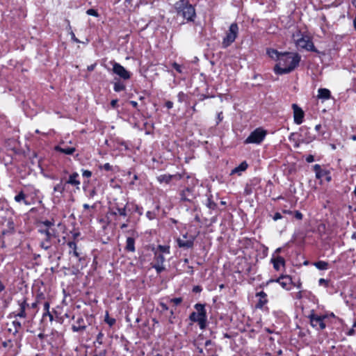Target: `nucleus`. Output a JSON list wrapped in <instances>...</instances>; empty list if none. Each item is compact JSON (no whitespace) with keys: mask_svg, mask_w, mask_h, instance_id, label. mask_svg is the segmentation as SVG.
I'll list each match as a JSON object with an SVG mask.
<instances>
[{"mask_svg":"<svg viewBox=\"0 0 356 356\" xmlns=\"http://www.w3.org/2000/svg\"><path fill=\"white\" fill-rule=\"evenodd\" d=\"M193 291H196V292H199L201 291L200 288L199 286H195L194 289H193Z\"/></svg>","mask_w":356,"mask_h":356,"instance_id":"774afa93","label":"nucleus"},{"mask_svg":"<svg viewBox=\"0 0 356 356\" xmlns=\"http://www.w3.org/2000/svg\"><path fill=\"white\" fill-rule=\"evenodd\" d=\"M64 190L65 188L61 184H56L54 188V191L55 192H59L60 193H62L64 191Z\"/></svg>","mask_w":356,"mask_h":356,"instance_id":"c9c22d12","label":"nucleus"},{"mask_svg":"<svg viewBox=\"0 0 356 356\" xmlns=\"http://www.w3.org/2000/svg\"><path fill=\"white\" fill-rule=\"evenodd\" d=\"M266 132L261 129H257L252 131L250 135L245 139V143H260L265 138Z\"/></svg>","mask_w":356,"mask_h":356,"instance_id":"39448f33","label":"nucleus"},{"mask_svg":"<svg viewBox=\"0 0 356 356\" xmlns=\"http://www.w3.org/2000/svg\"><path fill=\"white\" fill-rule=\"evenodd\" d=\"M44 309L46 311L47 314H48L51 318H52V315L50 314L49 309V303L48 302H45L44 304Z\"/></svg>","mask_w":356,"mask_h":356,"instance_id":"58836bf2","label":"nucleus"},{"mask_svg":"<svg viewBox=\"0 0 356 356\" xmlns=\"http://www.w3.org/2000/svg\"><path fill=\"white\" fill-rule=\"evenodd\" d=\"M330 91L327 88H319L318 90V98L321 99H329L330 98Z\"/></svg>","mask_w":356,"mask_h":356,"instance_id":"aec40b11","label":"nucleus"},{"mask_svg":"<svg viewBox=\"0 0 356 356\" xmlns=\"http://www.w3.org/2000/svg\"><path fill=\"white\" fill-rule=\"evenodd\" d=\"M283 213L286 214H292L293 212L290 210H283Z\"/></svg>","mask_w":356,"mask_h":356,"instance_id":"69168bd1","label":"nucleus"},{"mask_svg":"<svg viewBox=\"0 0 356 356\" xmlns=\"http://www.w3.org/2000/svg\"><path fill=\"white\" fill-rule=\"evenodd\" d=\"M176 175H161L157 177V180L160 183H165L168 184L172 180L173 177H175Z\"/></svg>","mask_w":356,"mask_h":356,"instance_id":"b1692460","label":"nucleus"},{"mask_svg":"<svg viewBox=\"0 0 356 356\" xmlns=\"http://www.w3.org/2000/svg\"><path fill=\"white\" fill-rule=\"evenodd\" d=\"M113 72L114 74L119 76L120 78L127 80L130 79L131 74L122 65L116 63L112 62Z\"/></svg>","mask_w":356,"mask_h":356,"instance_id":"0eeeda50","label":"nucleus"},{"mask_svg":"<svg viewBox=\"0 0 356 356\" xmlns=\"http://www.w3.org/2000/svg\"><path fill=\"white\" fill-rule=\"evenodd\" d=\"M292 108L293 110L294 122L297 124H300L303 122L304 112L302 108L296 104L292 105Z\"/></svg>","mask_w":356,"mask_h":356,"instance_id":"4468645a","label":"nucleus"},{"mask_svg":"<svg viewBox=\"0 0 356 356\" xmlns=\"http://www.w3.org/2000/svg\"><path fill=\"white\" fill-rule=\"evenodd\" d=\"M47 227H49L51 226H52L54 225L53 222H51V221H49V220H46V221H44L42 222Z\"/></svg>","mask_w":356,"mask_h":356,"instance_id":"864d4df0","label":"nucleus"},{"mask_svg":"<svg viewBox=\"0 0 356 356\" xmlns=\"http://www.w3.org/2000/svg\"><path fill=\"white\" fill-rule=\"evenodd\" d=\"M12 325L14 327L13 333L14 335H17V334L19 333L20 330H22V323L19 321L15 320L13 321Z\"/></svg>","mask_w":356,"mask_h":356,"instance_id":"c85d7f7f","label":"nucleus"},{"mask_svg":"<svg viewBox=\"0 0 356 356\" xmlns=\"http://www.w3.org/2000/svg\"><path fill=\"white\" fill-rule=\"evenodd\" d=\"M318 282H319V284H321V285L324 284L325 286H327V284H328L327 280H325L323 278H321L318 280Z\"/></svg>","mask_w":356,"mask_h":356,"instance_id":"de8ad7c7","label":"nucleus"},{"mask_svg":"<svg viewBox=\"0 0 356 356\" xmlns=\"http://www.w3.org/2000/svg\"><path fill=\"white\" fill-rule=\"evenodd\" d=\"M130 104L133 106V107L136 108L138 106V103L135 101H131Z\"/></svg>","mask_w":356,"mask_h":356,"instance_id":"052dcab7","label":"nucleus"},{"mask_svg":"<svg viewBox=\"0 0 356 356\" xmlns=\"http://www.w3.org/2000/svg\"><path fill=\"white\" fill-rule=\"evenodd\" d=\"M256 296L259 298L256 307L261 309L268 302L267 295L265 292L260 291L256 294Z\"/></svg>","mask_w":356,"mask_h":356,"instance_id":"dca6fc26","label":"nucleus"},{"mask_svg":"<svg viewBox=\"0 0 356 356\" xmlns=\"http://www.w3.org/2000/svg\"><path fill=\"white\" fill-rule=\"evenodd\" d=\"M266 52L269 57L276 60L277 62L280 60V57H281V54H282L273 49H268Z\"/></svg>","mask_w":356,"mask_h":356,"instance_id":"4be33fe9","label":"nucleus"},{"mask_svg":"<svg viewBox=\"0 0 356 356\" xmlns=\"http://www.w3.org/2000/svg\"><path fill=\"white\" fill-rule=\"evenodd\" d=\"M321 127H321V124H317V125H316V127H315V130H316V131H320V130H321Z\"/></svg>","mask_w":356,"mask_h":356,"instance_id":"e2e57ef3","label":"nucleus"},{"mask_svg":"<svg viewBox=\"0 0 356 356\" xmlns=\"http://www.w3.org/2000/svg\"><path fill=\"white\" fill-rule=\"evenodd\" d=\"M110 213L114 216H119L123 218L127 217V204L123 207H120L118 204H115L110 208Z\"/></svg>","mask_w":356,"mask_h":356,"instance_id":"f8f14e48","label":"nucleus"},{"mask_svg":"<svg viewBox=\"0 0 356 356\" xmlns=\"http://www.w3.org/2000/svg\"><path fill=\"white\" fill-rule=\"evenodd\" d=\"M273 267L276 270H279L281 266L284 265V259L282 257H277L272 259Z\"/></svg>","mask_w":356,"mask_h":356,"instance_id":"412c9836","label":"nucleus"},{"mask_svg":"<svg viewBox=\"0 0 356 356\" xmlns=\"http://www.w3.org/2000/svg\"><path fill=\"white\" fill-rule=\"evenodd\" d=\"M102 168L104 169L105 170L108 171L111 170L112 167L108 163H106L103 165Z\"/></svg>","mask_w":356,"mask_h":356,"instance_id":"a18cd8bd","label":"nucleus"},{"mask_svg":"<svg viewBox=\"0 0 356 356\" xmlns=\"http://www.w3.org/2000/svg\"><path fill=\"white\" fill-rule=\"evenodd\" d=\"M276 282L279 283L283 289L289 290V286L291 285L292 280L289 276H281L277 280H270L268 283Z\"/></svg>","mask_w":356,"mask_h":356,"instance_id":"2eb2a0df","label":"nucleus"},{"mask_svg":"<svg viewBox=\"0 0 356 356\" xmlns=\"http://www.w3.org/2000/svg\"><path fill=\"white\" fill-rule=\"evenodd\" d=\"M117 104H118V99H113L111 102V105L113 108H115L117 106Z\"/></svg>","mask_w":356,"mask_h":356,"instance_id":"5fc2aeb1","label":"nucleus"},{"mask_svg":"<svg viewBox=\"0 0 356 356\" xmlns=\"http://www.w3.org/2000/svg\"><path fill=\"white\" fill-rule=\"evenodd\" d=\"M55 149L58 152H60L67 155L72 154L76 150L74 147H67L65 145H64L63 147H62L61 145H58L55 147Z\"/></svg>","mask_w":356,"mask_h":356,"instance_id":"a211bd4d","label":"nucleus"},{"mask_svg":"<svg viewBox=\"0 0 356 356\" xmlns=\"http://www.w3.org/2000/svg\"><path fill=\"white\" fill-rule=\"evenodd\" d=\"M164 261L165 258L163 255L159 253L158 251H156L154 253V264H153V268L156 269L157 273H160L165 270L163 266Z\"/></svg>","mask_w":356,"mask_h":356,"instance_id":"9b49d317","label":"nucleus"},{"mask_svg":"<svg viewBox=\"0 0 356 356\" xmlns=\"http://www.w3.org/2000/svg\"><path fill=\"white\" fill-rule=\"evenodd\" d=\"M26 195L24 193L23 191H21L20 193H19V194H17L15 197V200L17 202H23L24 204L26 205H29L30 203L26 200Z\"/></svg>","mask_w":356,"mask_h":356,"instance_id":"a878e982","label":"nucleus"},{"mask_svg":"<svg viewBox=\"0 0 356 356\" xmlns=\"http://www.w3.org/2000/svg\"><path fill=\"white\" fill-rule=\"evenodd\" d=\"M67 245L72 250L74 256H75L76 257L79 258V253L78 252V251L76 250V243L74 242V241H69L67 243Z\"/></svg>","mask_w":356,"mask_h":356,"instance_id":"7c9ffc66","label":"nucleus"},{"mask_svg":"<svg viewBox=\"0 0 356 356\" xmlns=\"http://www.w3.org/2000/svg\"><path fill=\"white\" fill-rule=\"evenodd\" d=\"M314 170L316 172V177L317 179H321L324 177L325 175H328V170L322 169L321 165L318 164L314 165Z\"/></svg>","mask_w":356,"mask_h":356,"instance_id":"6ab92c4d","label":"nucleus"},{"mask_svg":"<svg viewBox=\"0 0 356 356\" xmlns=\"http://www.w3.org/2000/svg\"><path fill=\"white\" fill-rule=\"evenodd\" d=\"M95 64H92V65H90L89 66H88V71H92L94 70L95 67Z\"/></svg>","mask_w":356,"mask_h":356,"instance_id":"6e6d98bb","label":"nucleus"},{"mask_svg":"<svg viewBox=\"0 0 356 356\" xmlns=\"http://www.w3.org/2000/svg\"><path fill=\"white\" fill-rule=\"evenodd\" d=\"M218 121H217V124L220 123L222 119H223V116H222V112H220L219 113H218Z\"/></svg>","mask_w":356,"mask_h":356,"instance_id":"8fccbe9b","label":"nucleus"},{"mask_svg":"<svg viewBox=\"0 0 356 356\" xmlns=\"http://www.w3.org/2000/svg\"><path fill=\"white\" fill-rule=\"evenodd\" d=\"M302 217H303L302 214L299 211H295V218H297L298 220H302Z\"/></svg>","mask_w":356,"mask_h":356,"instance_id":"37998d69","label":"nucleus"},{"mask_svg":"<svg viewBox=\"0 0 356 356\" xmlns=\"http://www.w3.org/2000/svg\"><path fill=\"white\" fill-rule=\"evenodd\" d=\"M125 89V86L120 82H116L114 83V90L115 92H120Z\"/></svg>","mask_w":356,"mask_h":356,"instance_id":"473e14b6","label":"nucleus"},{"mask_svg":"<svg viewBox=\"0 0 356 356\" xmlns=\"http://www.w3.org/2000/svg\"><path fill=\"white\" fill-rule=\"evenodd\" d=\"M311 325L316 330H323L326 325L324 320L327 318L326 316H318L312 312L309 316Z\"/></svg>","mask_w":356,"mask_h":356,"instance_id":"423d86ee","label":"nucleus"},{"mask_svg":"<svg viewBox=\"0 0 356 356\" xmlns=\"http://www.w3.org/2000/svg\"><path fill=\"white\" fill-rule=\"evenodd\" d=\"M300 59L301 57L298 53L284 52L275 66L274 71L277 74H288L298 66Z\"/></svg>","mask_w":356,"mask_h":356,"instance_id":"f257e3e1","label":"nucleus"},{"mask_svg":"<svg viewBox=\"0 0 356 356\" xmlns=\"http://www.w3.org/2000/svg\"><path fill=\"white\" fill-rule=\"evenodd\" d=\"M193 197V196L191 194V191L189 188H186L181 193V198L184 201H191Z\"/></svg>","mask_w":356,"mask_h":356,"instance_id":"393cba45","label":"nucleus"},{"mask_svg":"<svg viewBox=\"0 0 356 356\" xmlns=\"http://www.w3.org/2000/svg\"><path fill=\"white\" fill-rule=\"evenodd\" d=\"M282 218V215H281L280 213L277 212V213H275V215L273 216V219L275 221H277V220H278L281 219Z\"/></svg>","mask_w":356,"mask_h":356,"instance_id":"c03bdc74","label":"nucleus"},{"mask_svg":"<svg viewBox=\"0 0 356 356\" xmlns=\"http://www.w3.org/2000/svg\"><path fill=\"white\" fill-rule=\"evenodd\" d=\"M296 44L297 47L300 48L305 49L308 51H315L312 41L307 36H302L300 38L297 39Z\"/></svg>","mask_w":356,"mask_h":356,"instance_id":"6e6552de","label":"nucleus"},{"mask_svg":"<svg viewBox=\"0 0 356 356\" xmlns=\"http://www.w3.org/2000/svg\"><path fill=\"white\" fill-rule=\"evenodd\" d=\"M79 174L77 172H74L71 175H70L68 180L67 181V184L75 186L77 189H79V185L81 184L79 179Z\"/></svg>","mask_w":356,"mask_h":356,"instance_id":"f3484780","label":"nucleus"},{"mask_svg":"<svg viewBox=\"0 0 356 356\" xmlns=\"http://www.w3.org/2000/svg\"><path fill=\"white\" fill-rule=\"evenodd\" d=\"M19 309L13 313L15 317L26 318V309L28 307V304L25 299L18 300Z\"/></svg>","mask_w":356,"mask_h":356,"instance_id":"ddd939ff","label":"nucleus"},{"mask_svg":"<svg viewBox=\"0 0 356 356\" xmlns=\"http://www.w3.org/2000/svg\"><path fill=\"white\" fill-rule=\"evenodd\" d=\"M170 302H172L175 305H178L182 302L181 298H175L170 300Z\"/></svg>","mask_w":356,"mask_h":356,"instance_id":"e433bc0d","label":"nucleus"},{"mask_svg":"<svg viewBox=\"0 0 356 356\" xmlns=\"http://www.w3.org/2000/svg\"><path fill=\"white\" fill-rule=\"evenodd\" d=\"M238 34V26L236 23H232L222 39V46L227 48L230 46L236 39Z\"/></svg>","mask_w":356,"mask_h":356,"instance_id":"20e7f679","label":"nucleus"},{"mask_svg":"<svg viewBox=\"0 0 356 356\" xmlns=\"http://www.w3.org/2000/svg\"><path fill=\"white\" fill-rule=\"evenodd\" d=\"M248 165L245 161L242 162L238 167H236L232 170V174L238 173L245 171Z\"/></svg>","mask_w":356,"mask_h":356,"instance_id":"cd10ccee","label":"nucleus"},{"mask_svg":"<svg viewBox=\"0 0 356 356\" xmlns=\"http://www.w3.org/2000/svg\"><path fill=\"white\" fill-rule=\"evenodd\" d=\"M40 232L44 234L47 241H50L51 236H53V234L51 233L49 229L40 230Z\"/></svg>","mask_w":356,"mask_h":356,"instance_id":"f704fd0d","label":"nucleus"},{"mask_svg":"<svg viewBox=\"0 0 356 356\" xmlns=\"http://www.w3.org/2000/svg\"><path fill=\"white\" fill-rule=\"evenodd\" d=\"M6 289V286L2 282V280L0 279V293Z\"/></svg>","mask_w":356,"mask_h":356,"instance_id":"3c124183","label":"nucleus"},{"mask_svg":"<svg viewBox=\"0 0 356 356\" xmlns=\"http://www.w3.org/2000/svg\"><path fill=\"white\" fill-rule=\"evenodd\" d=\"M324 177H325L326 180L327 181H330L331 180V177L330 175V173L328 172V175H325Z\"/></svg>","mask_w":356,"mask_h":356,"instance_id":"0e129e2a","label":"nucleus"},{"mask_svg":"<svg viewBox=\"0 0 356 356\" xmlns=\"http://www.w3.org/2000/svg\"><path fill=\"white\" fill-rule=\"evenodd\" d=\"M78 325H73L72 327V329L74 332H79L84 330L86 329V326L84 325H82L83 323V319L82 318H79L77 320Z\"/></svg>","mask_w":356,"mask_h":356,"instance_id":"bb28decb","label":"nucleus"},{"mask_svg":"<svg viewBox=\"0 0 356 356\" xmlns=\"http://www.w3.org/2000/svg\"><path fill=\"white\" fill-rule=\"evenodd\" d=\"M135 241L132 237H128L127 238L125 249L129 252L135 251Z\"/></svg>","mask_w":356,"mask_h":356,"instance_id":"5701e85b","label":"nucleus"},{"mask_svg":"<svg viewBox=\"0 0 356 356\" xmlns=\"http://www.w3.org/2000/svg\"><path fill=\"white\" fill-rule=\"evenodd\" d=\"M10 343V340H9V341H4V342L3 343V346L4 347H7V346H8V343Z\"/></svg>","mask_w":356,"mask_h":356,"instance_id":"338daca9","label":"nucleus"},{"mask_svg":"<svg viewBox=\"0 0 356 356\" xmlns=\"http://www.w3.org/2000/svg\"><path fill=\"white\" fill-rule=\"evenodd\" d=\"M296 298L298 299H301L302 298V292L301 291L298 292L296 295Z\"/></svg>","mask_w":356,"mask_h":356,"instance_id":"4d7b16f0","label":"nucleus"},{"mask_svg":"<svg viewBox=\"0 0 356 356\" xmlns=\"http://www.w3.org/2000/svg\"><path fill=\"white\" fill-rule=\"evenodd\" d=\"M159 305L161 307L162 311H167V310H168V307L164 302H160Z\"/></svg>","mask_w":356,"mask_h":356,"instance_id":"49530a36","label":"nucleus"},{"mask_svg":"<svg viewBox=\"0 0 356 356\" xmlns=\"http://www.w3.org/2000/svg\"><path fill=\"white\" fill-rule=\"evenodd\" d=\"M40 247L46 250L49 249L51 247L50 241H47L45 238L44 240L40 243Z\"/></svg>","mask_w":356,"mask_h":356,"instance_id":"72a5a7b5","label":"nucleus"},{"mask_svg":"<svg viewBox=\"0 0 356 356\" xmlns=\"http://www.w3.org/2000/svg\"><path fill=\"white\" fill-rule=\"evenodd\" d=\"M165 106L168 108V109H170L173 107V102H170V101H168L165 102Z\"/></svg>","mask_w":356,"mask_h":356,"instance_id":"09e8293b","label":"nucleus"},{"mask_svg":"<svg viewBox=\"0 0 356 356\" xmlns=\"http://www.w3.org/2000/svg\"><path fill=\"white\" fill-rule=\"evenodd\" d=\"M208 206L209 207V208L213 209L216 204L213 202H211L210 200H209Z\"/></svg>","mask_w":356,"mask_h":356,"instance_id":"13d9d810","label":"nucleus"},{"mask_svg":"<svg viewBox=\"0 0 356 356\" xmlns=\"http://www.w3.org/2000/svg\"><path fill=\"white\" fill-rule=\"evenodd\" d=\"M356 333V321L354 323L353 327L348 331V335H353Z\"/></svg>","mask_w":356,"mask_h":356,"instance_id":"a19ab883","label":"nucleus"},{"mask_svg":"<svg viewBox=\"0 0 356 356\" xmlns=\"http://www.w3.org/2000/svg\"><path fill=\"white\" fill-rule=\"evenodd\" d=\"M195 308L197 312H193L190 315V320L197 322L201 329L204 328L207 322V315L204 306L202 304H196Z\"/></svg>","mask_w":356,"mask_h":356,"instance_id":"7ed1b4c3","label":"nucleus"},{"mask_svg":"<svg viewBox=\"0 0 356 356\" xmlns=\"http://www.w3.org/2000/svg\"><path fill=\"white\" fill-rule=\"evenodd\" d=\"M194 240L195 238L193 236H191L188 237L187 234H184L182 235V238L177 239V243L179 248L189 249L193 246Z\"/></svg>","mask_w":356,"mask_h":356,"instance_id":"1a4fd4ad","label":"nucleus"},{"mask_svg":"<svg viewBox=\"0 0 356 356\" xmlns=\"http://www.w3.org/2000/svg\"><path fill=\"white\" fill-rule=\"evenodd\" d=\"M82 175L84 177H88H88H91L92 172L90 170H83Z\"/></svg>","mask_w":356,"mask_h":356,"instance_id":"79ce46f5","label":"nucleus"},{"mask_svg":"<svg viewBox=\"0 0 356 356\" xmlns=\"http://www.w3.org/2000/svg\"><path fill=\"white\" fill-rule=\"evenodd\" d=\"M300 131L301 136L300 142L302 143L308 144L316 138L314 135L310 133L309 129L305 126L302 127L300 129Z\"/></svg>","mask_w":356,"mask_h":356,"instance_id":"9d476101","label":"nucleus"},{"mask_svg":"<svg viewBox=\"0 0 356 356\" xmlns=\"http://www.w3.org/2000/svg\"><path fill=\"white\" fill-rule=\"evenodd\" d=\"M173 68L179 73H182L181 66L177 63H172Z\"/></svg>","mask_w":356,"mask_h":356,"instance_id":"4c0bfd02","label":"nucleus"},{"mask_svg":"<svg viewBox=\"0 0 356 356\" xmlns=\"http://www.w3.org/2000/svg\"><path fill=\"white\" fill-rule=\"evenodd\" d=\"M159 253H161L163 254V253L165 254H170V247L168 245H159L157 248V250Z\"/></svg>","mask_w":356,"mask_h":356,"instance_id":"2f4dec72","label":"nucleus"},{"mask_svg":"<svg viewBox=\"0 0 356 356\" xmlns=\"http://www.w3.org/2000/svg\"><path fill=\"white\" fill-rule=\"evenodd\" d=\"M314 265L319 270H327L328 268V263L324 261H318L315 262Z\"/></svg>","mask_w":356,"mask_h":356,"instance_id":"c756f323","label":"nucleus"},{"mask_svg":"<svg viewBox=\"0 0 356 356\" xmlns=\"http://www.w3.org/2000/svg\"><path fill=\"white\" fill-rule=\"evenodd\" d=\"M72 39L75 41L76 42H79V40L75 37V35L74 34V33H72Z\"/></svg>","mask_w":356,"mask_h":356,"instance_id":"bf43d9fd","label":"nucleus"},{"mask_svg":"<svg viewBox=\"0 0 356 356\" xmlns=\"http://www.w3.org/2000/svg\"><path fill=\"white\" fill-rule=\"evenodd\" d=\"M306 161L308 162V163H312L314 161V156L312 155H309L307 158H306Z\"/></svg>","mask_w":356,"mask_h":356,"instance_id":"603ef678","label":"nucleus"},{"mask_svg":"<svg viewBox=\"0 0 356 356\" xmlns=\"http://www.w3.org/2000/svg\"><path fill=\"white\" fill-rule=\"evenodd\" d=\"M86 13L88 15H92V16H95V17H97L98 16L97 12L95 10H94V9H88L86 11Z\"/></svg>","mask_w":356,"mask_h":356,"instance_id":"ea45409f","label":"nucleus"},{"mask_svg":"<svg viewBox=\"0 0 356 356\" xmlns=\"http://www.w3.org/2000/svg\"><path fill=\"white\" fill-rule=\"evenodd\" d=\"M174 8L176 10L178 16H181L187 21H193L195 17V10L193 6L188 3L186 0H179L174 5Z\"/></svg>","mask_w":356,"mask_h":356,"instance_id":"f03ea898","label":"nucleus"},{"mask_svg":"<svg viewBox=\"0 0 356 356\" xmlns=\"http://www.w3.org/2000/svg\"><path fill=\"white\" fill-rule=\"evenodd\" d=\"M96 194V192L95 190H92L90 191L89 195L90 197H92Z\"/></svg>","mask_w":356,"mask_h":356,"instance_id":"680f3d73","label":"nucleus"}]
</instances>
